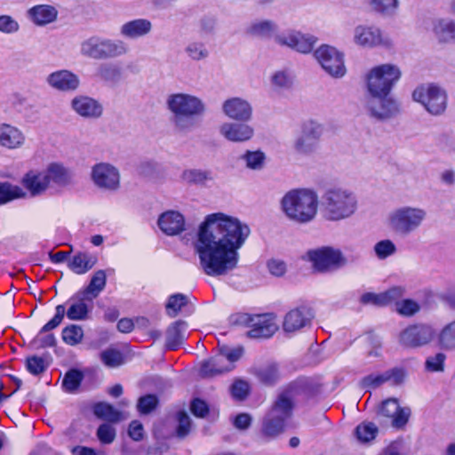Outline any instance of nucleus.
<instances>
[{
	"instance_id": "bb28decb",
	"label": "nucleus",
	"mask_w": 455,
	"mask_h": 455,
	"mask_svg": "<svg viewBox=\"0 0 455 455\" xmlns=\"http://www.w3.org/2000/svg\"><path fill=\"white\" fill-rule=\"evenodd\" d=\"M354 41L363 47H374L382 44V35L375 27L357 26L354 30Z\"/></svg>"
},
{
	"instance_id": "20e7f679",
	"label": "nucleus",
	"mask_w": 455,
	"mask_h": 455,
	"mask_svg": "<svg viewBox=\"0 0 455 455\" xmlns=\"http://www.w3.org/2000/svg\"><path fill=\"white\" fill-rule=\"evenodd\" d=\"M358 209V198L354 191L344 187L328 188L321 197V215L331 222L354 216Z\"/></svg>"
},
{
	"instance_id": "13d9d810",
	"label": "nucleus",
	"mask_w": 455,
	"mask_h": 455,
	"mask_svg": "<svg viewBox=\"0 0 455 455\" xmlns=\"http://www.w3.org/2000/svg\"><path fill=\"white\" fill-rule=\"evenodd\" d=\"M96 435L102 444H110L116 436V431L111 424L103 423L98 427Z\"/></svg>"
},
{
	"instance_id": "393cba45",
	"label": "nucleus",
	"mask_w": 455,
	"mask_h": 455,
	"mask_svg": "<svg viewBox=\"0 0 455 455\" xmlns=\"http://www.w3.org/2000/svg\"><path fill=\"white\" fill-rule=\"evenodd\" d=\"M57 328V313L44 324L36 336L31 340L30 346L34 349L53 347L56 351V338L53 330Z\"/></svg>"
},
{
	"instance_id": "e433bc0d",
	"label": "nucleus",
	"mask_w": 455,
	"mask_h": 455,
	"mask_svg": "<svg viewBox=\"0 0 455 455\" xmlns=\"http://www.w3.org/2000/svg\"><path fill=\"white\" fill-rule=\"evenodd\" d=\"M107 276L104 270L96 271L91 278L87 287L81 291L83 292L84 299H88L92 302L99 294L104 290L106 286Z\"/></svg>"
},
{
	"instance_id": "f3484780",
	"label": "nucleus",
	"mask_w": 455,
	"mask_h": 455,
	"mask_svg": "<svg viewBox=\"0 0 455 455\" xmlns=\"http://www.w3.org/2000/svg\"><path fill=\"white\" fill-rule=\"evenodd\" d=\"M406 377V371L402 367H394L382 373H371L363 377L359 386L362 389L371 390L376 389L385 383H389L391 386L401 385Z\"/></svg>"
},
{
	"instance_id": "c756f323",
	"label": "nucleus",
	"mask_w": 455,
	"mask_h": 455,
	"mask_svg": "<svg viewBox=\"0 0 455 455\" xmlns=\"http://www.w3.org/2000/svg\"><path fill=\"white\" fill-rule=\"evenodd\" d=\"M28 18L37 26H44L52 22L57 17L54 6L38 4L31 7L27 12Z\"/></svg>"
},
{
	"instance_id": "774afa93",
	"label": "nucleus",
	"mask_w": 455,
	"mask_h": 455,
	"mask_svg": "<svg viewBox=\"0 0 455 455\" xmlns=\"http://www.w3.org/2000/svg\"><path fill=\"white\" fill-rule=\"evenodd\" d=\"M128 435L135 442H140L144 438V427L139 420H132L129 424Z\"/></svg>"
},
{
	"instance_id": "9d476101",
	"label": "nucleus",
	"mask_w": 455,
	"mask_h": 455,
	"mask_svg": "<svg viewBox=\"0 0 455 455\" xmlns=\"http://www.w3.org/2000/svg\"><path fill=\"white\" fill-rule=\"evenodd\" d=\"M415 101L424 106L434 116L442 115L447 108V94L440 86L428 84L417 87L412 92Z\"/></svg>"
},
{
	"instance_id": "680f3d73",
	"label": "nucleus",
	"mask_w": 455,
	"mask_h": 455,
	"mask_svg": "<svg viewBox=\"0 0 455 455\" xmlns=\"http://www.w3.org/2000/svg\"><path fill=\"white\" fill-rule=\"evenodd\" d=\"M396 310L403 316H412L420 310V306L413 299H405L396 302Z\"/></svg>"
},
{
	"instance_id": "f257e3e1",
	"label": "nucleus",
	"mask_w": 455,
	"mask_h": 455,
	"mask_svg": "<svg viewBox=\"0 0 455 455\" xmlns=\"http://www.w3.org/2000/svg\"><path fill=\"white\" fill-rule=\"evenodd\" d=\"M250 233V228L235 217L223 212L206 215L195 243L202 271L213 277L234 271L240 259L238 251Z\"/></svg>"
},
{
	"instance_id": "c85d7f7f",
	"label": "nucleus",
	"mask_w": 455,
	"mask_h": 455,
	"mask_svg": "<svg viewBox=\"0 0 455 455\" xmlns=\"http://www.w3.org/2000/svg\"><path fill=\"white\" fill-rule=\"evenodd\" d=\"M433 32L440 43L455 44V20L449 17L435 20Z\"/></svg>"
},
{
	"instance_id": "3c124183",
	"label": "nucleus",
	"mask_w": 455,
	"mask_h": 455,
	"mask_svg": "<svg viewBox=\"0 0 455 455\" xmlns=\"http://www.w3.org/2000/svg\"><path fill=\"white\" fill-rule=\"evenodd\" d=\"M79 84L80 80L76 74L68 70L59 71V90L75 91Z\"/></svg>"
},
{
	"instance_id": "7ed1b4c3",
	"label": "nucleus",
	"mask_w": 455,
	"mask_h": 455,
	"mask_svg": "<svg viewBox=\"0 0 455 455\" xmlns=\"http://www.w3.org/2000/svg\"><path fill=\"white\" fill-rule=\"evenodd\" d=\"M167 108L172 113L171 122L180 132H188L196 126V119L206 110L204 101L192 94L172 93L166 100Z\"/></svg>"
},
{
	"instance_id": "f03ea898",
	"label": "nucleus",
	"mask_w": 455,
	"mask_h": 455,
	"mask_svg": "<svg viewBox=\"0 0 455 455\" xmlns=\"http://www.w3.org/2000/svg\"><path fill=\"white\" fill-rule=\"evenodd\" d=\"M293 408L291 390H283L277 395L270 410L263 417L258 441L266 443L279 437L285 431L287 421L292 416Z\"/></svg>"
},
{
	"instance_id": "9b49d317",
	"label": "nucleus",
	"mask_w": 455,
	"mask_h": 455,
	"mask_svg": "<svg viewBox=\"0 0 455 455\" xmlns=\"http://www.w3.org/2000/svg\"><path fill=\"white\" fill-rule=\"evenodd\" d=\"M323 133V126L314 121L308 120L302 124L300 134L293 141L294 150L304 156L315 152L318 148L320 139Z\"/></svg>"
},
{
	"instance_id": "0eeeda50",
	"label": "nucleus",
	"mask_w": 455,
	"mask_h": 455,
	"mask_svg": "<svg viewBox=\"0 0 455 455\" xmlns=\"http://www.w3.org/2000/svg\"><path fill=\"white\" fill-rule=\"evenodd\" d=\"M127 44L118 39L92 36L82 42L80 53L93 60H108L125 55Z\"/></svg>"
},
{
	"instance_id": "79ce46f5",
	"label": "nucleus",
	"mask_w": 455,
	"mask_h": 455,
	"mask_svg": "<svg viewBox=\"0 0 455 455\" xmlns=\"http://www.w3.org/2000/svg\"><path fill=\"white\" fill-rule=\"evenodd\" d=\"M256 376L259 380L267 386L275 385L280 379V372L276 363H269L257 370Z\"/></svg>"
},
{
	"instance_id": "412c9836",
	"label": "nucleus",
	"mask_w": 455,
	"mask_h": 455,
	"mask_svg": "<svg viewBox=\"0 0 455 455\" xmlns=\"http://www.w3.org/2000/svg\"><path fill=\"white\" fill-rule=\"evenodd\" d=\"M275 41L277 44L288 46L299 52L308 53L313 49L316 38L311 35L294 31L277 36Z\"/></svg>"
},
{
	"instance_id": "37998d69",
	"label": "nucleus",
	"mask_w": 455,
	"mask_h": 455,
	"mask_svg": "<svg viewBox=\"0 0 455 455\" xmlns=\"http://www.w3.org/2000/svg\"><path fill=\"white\" fill-rule=\"evenodd\" d=\"M371 9L387 17L395 15L399 7V0H371Z\"/></svg>"
},
{
	"instance_id": "dca6fc26",
	"label": "nucleus",
	"mask_w": 455,
	"mask_h": 455,
	"mask_svg": "<svg viewBox=\"0 0 455 455\" xmlns=\"http://www.w3.org/2000/svg\"><path fill=\"white\" fill-rule=\"evenodd\" d=\"M57 179V164L52 163L44 172L29 171L22 179L23 186L32 196L43 194L52 180Z\"/></svg>"
},
{
	"instance_id": "4be33fe9",
	"label": "nucleus",
	"mask_w": 455,
	"mask_h": 455,
	"mask_svg": "<svg viewBox=\"0 0 455 455\" xmlns=\"http://www.w3.org/2000/svg\"><path fill=\"white\" fill-rule=\"evenodd\" d=\"M220 133L228 141L242 143L253 137L254 129L246 122H227L220 125Z\"/></svg>"
},
{
	"instance_id": "338daca9",
	"label": "nucleus",
	"mask_w": 455,
	"mask_h": 455,
	"mask_svg": "<svg viewBox=\"0 0 455 455\" xmlns=\"http://www.w3.org/2000/svg\"><path fill=\"white\" fill-rule=\"evenodd\" d=\"M405 293V289L402 286H394L386 291L382 292V298L384 299L385 306L392 302H399L400 299Z\"/></svg>"
},
{
	"instance_id": "aec40b11",
	"label": "nucleus",
	"mask_w": 455,
	"mask_h": 455,
	"mask_svg": "<svg viewBox=\"0 0 455 455\" xmlns=\"http://www.w3.org/2000/svg\"><path fill=\"white\" fill-rule=\"evenodd\" d=\"M378 413L392 419V427L402 429L407 424L411 416V409L400 407L398 401L395 398H388L381 403Z\"/></svg>"
},
{
	"instance_id": "6e6d98bb",
	"label": "nucleus",
	"mask_w": 455,
	"mask_h": 455,
	"mask_svg": "<svg viewBox=\"0 0 455 455\" xmlns=\"http://www.w3.org/2000/svg\"><path fill=\"white\" fill-rule=\"evenodd\" d=\"M61 335L65 343L75 346L83 339L84 331L79 325L71 324L62 330Z\"/></svg>"
},
{
	"instance_id": "423d86ee",
	"label": "nucleus",
	"mask_w": 455,
	"mask_h": 455,
	"mask_svg": "<svg viewBox=\"0 0 455 455\" xmlns=\"http://www.w3.org/2000/svg\"><path fill=\"white\" fill-rule=\"evenodd\" d=\"M427 219L426 210L420 207L403 205L391 211L387 224L391 232L400 237L415 233Z\"/></svg>"
},
{
	"instance_id": "6e6552de",
	"label": "nucleus",
	"mask_w": 455,
	"mask_h": 455,
	"mask_svg": "<svg viewBox=\"0 0 455 455\" xmlns=\"http://www.w3.org/2000/svg\"><path fill=\"white\" fill-rule=\"evenodd\" d=\"M401 75L399 68L393 64L372 68L365 76L368 94L389 95Z\"/></svg>"
},
{
	"instance_id": "603ef678",
	"label": "nucleus",
	"mask_w": 455,
	"mask_h": 455,
	"mask_svg": "<svg viewBox=\"0 0 455 455\" xmlns=\"http://www.w3.org/2000/svg\"><path fill=\"white\" fill-rule=\"evenodd\" d=\"M188 56L193 60H203L209 57V51L205 44L199 41H193L188 44L185 48Z\"/></svg>"
},
{
	"instance_id": "c03bdc74",
	"label": "nucleus",
	"mask_w": 455,
	"mask_h": 455,
	"mask_svg": "<svg viewBox=\"0 0 455 455\" xmlns=\"http://www.w3.org/2000/svg\"><path fill=\"white\" fill-rule=\"evenodd\" d=\"M52 362V358L47 356L33 355L26 360V368L33 375H39L44 372Z\"/></svg>"
},
{
	"instance_id": "2f4dec72",
	"label": "nucleus",
	"mask_w": 455,
	"mask_h": 455,
	"mask_svg": "<svg viewBox=\"0 0 455 455\" xmlns=\"http://www.w3.org/2000/svg\"><path fill=\"white\" fill-rule=\"evenodd\" d=\"M96 76L100 80L116 84L124 78V69L117 62H102L99 65Z\"/></svg>"
},
{
	"instance_id": "7c9ffc66",
	"label": "nucleus",
	"mask_w": 455,
	"mask_h": 455,
	"mask_svg": "<svg viewBox=\"0 0 455 455\" xmlns=\"http://www.w3.org/2000/svg\"><path fill=\"white\" fill-rule=\"evenodd\" d=\"M233 366L225 363V357L219 354L216 356L204 361L200 367V375L204 378L213 377L223 372L230 371Z\"/></svg>"
},
{
	"instance_id": "4468645a",
	"label": "nucleus",
	"mask_w": 455,
	"mask_h": 455,
	"mask_svg": "<svg viewBox=\"0 0 455 455\" xmlns=\"http://www.w3.org/2000/svg\"><path fill=\"white\" fill-rule=\"evenodd\" d=\"M322 68L333 77H342L346 74L343 54L330 45L320 46L314 53Z\"/></svg>"
},
{
	"instance_id": "a19ab883",
	"label": "nucleus",
	"mask_w": 455,
	"mask_h": 455,
	"mask_svg": "<svg viewBox=\"0 0 455 455\" xmlns=\"http://www.w3.org/2000/svg\"><path fill=\"white\" fill-rule=\"evenodd\" d=\"M437 339L443 349L455 350V320L442 328Z\"/></svg>"
},
{
	"instance_id": "09e8293b",
	"label": "nucleus",
	"mask_w": 455,
	"mask_h": 455,
	"mask_svg": "<svg viewBox=\"0 0 455 455\" xmlns=\"http://www.w3.org/2000/svg\"><path fill=\"white\" fill-rule=\"evenodd\" d=\"M378 432V427L372 422H363L355 430V436L362 443H368L373 440Z\"/></svg>"
},
{
	"instance_id": "8fccbe9b",
	"label": "nucleus",
	"mask_w": 455,
	"mask_h": 455,
	"mask_svg": "<svg viewBox=\"0 0 455 455\" xmlns=\"http://www.w3.org/2000/svg\"><path fill=\"white\" fill-rule=\"evenodd\" d=\"M242 159L246 163V167L251 170H261L265 165L266 156L260 150H247Z\"/></svg>"
},
{
	"instance_id": "4d7b16f0",
	"label": "nucleus",
	"mask_w": 455,
	"mask_h": 455,
	"mask_svg": "<svg viewBox=\"0 0 455 455\" xmlns=\"http://www.w3.org/2000/svg\"><path fill=\"white\" fill-rule=\"evenodd\" d=\"M100 359L103 363L111 368L118 367L124 363L122 353L114 348H108L100 353Z\"/></svg>"
},
{
	"instance_id": "4c0bfd02",
	"label": "nucleus",
	"mask_w": 455,
	"mask_h": 455,
	"mask_svg": "<svg viewBox=\"0 0 455 455\" xmlns=\"http://www.w3.org/2000/svg\"><path fill=\"white\" fill-rule=\"evenodd\" d=\"M92 411L97 418L109 423H118L123 420L122 413L106 402L96 403L92 407Z\"/></svg>"
},
{
	"instance_id": "e2e57ef3",
	"label": "nucleus",
	"mask_w": 455,
	"mask_h": 455,
	"mask_svg": "<svg viewBox=\"0 0 455 455\" xmlns=\"http://www.w3.org/2000/svg\"><path fill=\"white\" fill-rule=\"evenodd\" d=\"M230 390L235 399L243 401L248 396L250 387L246 381L238 379L233 383Z\"/></svg>"
},
{
	"instance_id": "a18cd8bd",
	"label": "nucleus",
	"mask_w": 455,
	"mask_h": 455,
	"mask_svg": "<svg viewBox=\"0 0 455 455\" xmlns=\"http://www.w3.org/2000/svg\"><path fill=\"white\" fill-rule=\"evenodd\" d=\"M188 303V298L182 293H175L168 298L165 305L166 314L170 317H176L181 309Z\"/></svg>"
},
{
	"instance_id": "c9c22d12",
	"label": "nucleus",
	"mask_w": 455,
	"mask_h": 455,
	"mask_svg": "<svg viewBox=\"0 0 455 455\" xmlns=\"http://www.w3.org/2000/svg\"><path fill=\"white\" fill-rule=\"evenodd\" d=\"M97 263V258L88 252H79L74 255L68 262L71 271L83 275L92 269Z\"/></svg>"
},
{
	"instance_id": "cd10ccee",
	"label": "nucleus",
	"mask_w": 455,
	"mask_h": 455,
	"mask_svg": "<svg viewBox=\"0 0 455 455\" xmlns=\"http://www.w3.org/2000/svg\"><path fill=\"white\" fill-rule=\"evenodd\" d=\"M73 109L81 116L98 118L102 114L101 105L92 98L78 96L72 100Z\"/></svg>"
},
{
	"instance_id": "58836bf2",
	"label": "nucleus",
	"mask_w": 455,
	"mask_h": 455,
	"mask_svg": "<svg viewBox=\"0 0 455 455\" xmlns=\"http://www.w3.org/2000/svg\"><path fill=\"white\" fill-rule=\"evenodd\" d=\"M92 302L84 299L83 292L77 293V300L73 302L67 311V316L71 320H83L86 318L89 308L92 307Z\"/></svg>"
},
{
	"instance_id": "69168bd1",
	"label": "nucleus",
	"mask_w": 455,
	"mask_h": 455,
	"mask_svg": "<svg viewBox=\"0 0 455 455\" xmlns=\"http://www.w3.org/2000/svg\"><path fill=\"white\" fill-rule=\"evenodd\" d=\"M20 29L19 22L10 15H0V32L14 34Z\"/></svg>"
},
{
	"instance_id": "de8ad7c7",
	"label": "nucleus",
	"mask_w": 455,
	"mask_h": 455,
	"mask_svg": "<svg viewBox=\"0 0 455 455\" xmlns=\"http://www.w3.org/2000/svg\"><path fill=\"white\" fill-rule=\"evenodd\" d=\"M83 379L84 374L81 371L71 369L63 378L62 388L68 393H74L81 385Z\"/></svg>"
},
{
	"instance_id": "1a4fd4ad",
	"label": "nucleus",
	"mask_w": 455,
	"mask_h": 455,
	"mask_svg": "<svg viewBox=\"0 0 455 455\" xmlns=\"http://www.w3.org/2000/svg\"><path fill=\"white\" fill-rule=\"evenodd\" d=\"M312 264L315 272L328 273L337 270L347 264V259L339 249L322 246L308 250L304 257Z\"/></svg>"
},
{
	"instance_id": "052dcab7",
	"label": "nucleus",
	"mask_w": 455,
	"mask_h": 455,
	"mask_svg": "<svg viewBox=\"0 0 455 455\" xmlns=\"http://www.w3.org/2000/svg\"><path fill=\"white\" fill-rule=\"evenodd\" d=\"M271 84L277 90H287L291 87L292 79L287 72L280 70L272 75Z\"/></svg>"
},
{
	"instance_id": "6ab92c4d",
	"label": "nucleus",
	"mask_w": 455,
	"mask_h": 455,
	"mask_svg": "<svg viewBox=\"0 0 455 455\" xmlns=\"http://www.w3.org/2000/svg\"><path fill=\"white\" fill-rule=\"evenodd\" d=\"M315 315L312 308L308 306H299L289 311L283 323V328L285 332H295L303 328L309 327Z\"/></svg>"
},
{
	"instance_id": "49530a36",
	"label": "nucleus",
	"mask_w": 455,
	"mask_h": 455,
	"mask_svg": "<svg viewBox=\"0 0 455 455\" xmlns=\"http://www.w3.org/2000/svg\"><path fill=\"white\" fill-rule=\"evenodd\" d=\"M25 196L26 193L19 186L12 185L9 182L0 183V204Z\"/></svg>"
},
{
	"instance_id": "f8f14e48",
	"label": "nucleus",
	"mask_w": 455,
	"mask_h": 455,
	"mask_svg": "<svg viewBox=\"0 0 455 455\" xmlns=\"http://www.w3.org/2000/svg\"><path fill=\"white\" fill-rule=\"evenodd\" d=\"M235 323L245 325L251 328L247 332L250 338L267 339L271 337L277 327L269 315H250L241 313L235 316Z\"/></svg>"
},
{
	"instance_id": "39448f33",
	"label": "nucleus",
	"mask_w": 455,
	"mask_h": 455,
	"mask_svg": "<svg viewBox=\"0 0 455 455\" xmlns=\"http://www.w3.org/2000/svg\"><path fill=\"white\" fill-rule=\"evenodd\" d=\"M281 205L289 220L305 224L315 218L318 197L316 193L310 189H293L283 196Z\"/></svg>"
},
{
	"instance_id": "473e14b6",
	"label": "nucleus",
	"mask_w": 455,
	"mask_h": 455,
	"mask_svg": "<svg viewBox=\"0 0 455 455\" xmlns=\"http://www.w3.org/2000/svg\"><path fill=\"white\" fill-rule=\"evenodd\" d=\"M22 132L16 127L8 124H0V145L7 148H16L24 143Z\"/></svg>"
},
{
	"instance_id": "72a5a7b5",
	"label": "nucleus",
	"mask_w": 455,
	"mask_h": 455,
	"mask_svg": "<svg viewBox=\"0 0 455 455\" xmlns=\"http://www.w3.org/2000/svg\"><path fill=\"white\" fill-rule=\"evenodd\" d=\"M188 324L185 321L178 320L172 323L166 331L165 346L169 350H176L182 344Z\"/></svg>"
},
{
	"instance_id": "2eb2a0df",
	"label": "nucleus",
	"mask_w": 455,
	"mask_h": 455,
	"mask_svg": "<svg viewBox=\"0 0 455 455\" xmlns=\"http://www.w3.org/2000/svg\"><path fill=\"white\" fill-rule=\"evenodd\" d=\"M91 179L94 185L106 191H116L120 187L118 169L109 163L101 162L92 167Z\"/></svg>"
},
{
	"instance_id": "a878e982",
	"label": "nucleus",
	"mask_w": 455,
	"mask_h": 455,
	"mask_svg": "<svg viewBox=\"0 0 455 455\" xmlns=\"http://www.w3.org/2000/svg\"><path fill=\"white\" fill-rule=\"evenodd\" d=\"M152 22L144 18L129 20L120 27V35L127 39H138L148 36L152 30Z\"/></svg>"
},
{
	"instance_id": "5701e85b",
	"label": "nucleus",
	"mask_w": 455,
	"mask_h": 455,
	"mask_svg": "<svg viewBox=\"0 0 455 455\" xmlns=\"http://www.w3.org/2000/svg\"><path fill=\"white\" fill-rule=\"evenodd\" d=\"M222 111L230 119L239 122H248L252 116L251 104L238 97L225 100L222 104Z\"/></svg>"
},
{
	"instance_id": "ddd939ff",
	"label": "nucleus",
	"mask_w": 455,
	"mask_h": 455,
	"mask_svg": "<svg viewBox=\"0 0 455 455\" xmlns=\"http://www.w3.org/2000/svg\"><path fill=\"white\" fill-rule=\"evenodd\" d=\"M364 108L371 117L378 121L388 120L400 112L397 101L388 95H366Z\"/></svg>"
},
{
	"instance_id": "864d4df0",
	"label": "nucleus",
	"mask_w": 455,
	"mask_h": 455,
	"mask_svg": "<svg viewBox=\"0 0 455 455\" xmlns=\"http://www.w3.org/2000/svg\"><path fill=\"white\" fill-rule=\"evenodd\" d=\"M445 361L446 355L443 352H438L427 357L424 369L427 372H443L444 371Z\"/></svg>"
},
{
	"instance_id": "b1692460",
	"label": "nucleus",
	"mask_w": 455,
	"mask_h": 455,
	"mask_svg": "<svg viewBox=\"0 0 455 455\" xmlns=\"http://www.w3.org/2000/svg\"><path fill=\"white\" fill-rule=\"evenodd\" d=\"M157 224L167 235H176L185 230L184 216L177 211H167L162 213Z\"/></svg>"
},
{
	"instance_id": "f704fd0d",
	"label": "nucleus",
	"mask_w": 455,
	"mask_h": 455,
	"mask_svg": "<svg viewBox=\"0 0 455 455\" xmlns=\"http://www.w3.org/2000/svg\"><path fill=\"white\" fill-rule=\"evenodd\" d=\"M181 180L188 185L206 186L214 180L213 172L209 169L191 168L182 172Z\"/></svg>"
},
{
	"instance_id": "0e129e2a",
	"label": "nucleus",
	"mask_w": 455,
	"mask_h": 455,
	"mask_svg": "<svg viewBox=\"0 0 455 455\" xmlns=\"http://www.w3.org/2000/svg\"><path fill=\"white\" fill-rule=\"evenodd\" d=\"M177 419L179 423L177 427V435L181 438L185 437L190 431L191 419L184 411L178 412Z\"/></svg>"
},
{
	"instance_id": "bf43d9fd",
	"label": "nucleus",
	"mask_w": 455,
	"mask_h": 455,
	"mask_svg": "<svg viewBox=\"0 0 455 455\" xmlns=\"http://www.w3.org/2000/svg\"><path fill=\"white\" fill-rule=\"evenodd\" d=\"M374 251L379 259H384L393 255L396 251V247L391 240L385 239L374 245Z\"/></svg>"
},
{
	"instance_id": "ea45409f",
	"label": "nucleus",
	"mask_w": 455,
	"mask_h": 455,
	"mask_svg": "<svg viewBox=\"0 0 455 455\" xmlns=\"http://www.w3.org/2000/svg\"><path fill=\"white\" fill-rule=\"evenodd\" d=\"M277 31V26L271 20H259L251 24L247 32L259 37H270Z\"/></svg>"
},
{
	"instance_id": "5fc2aeb1",
	"label": "nucleus",
	"mask_w": 455,
	"mask_h": 455,
	"mask_svg": "<svg viewBox=\"0 0 455 455\" xmlns=\"http://www.w3.org/2000/svg\"><path fill=\"white\" fill-rule=\"evenodd\" d=\"M158 403V397L154 394H148L139 398L136 407L140 414L148 415L156 409Z\"/></svg>"
},
{
	"instance_id": "a211bd4d",
	"label": "nucleus",
	"mask_w": 455,
	"mask_h": 455,
	"mask_svg": "<svg viewBox=\"0 0 455 455\" xmlns=\"http://www.w3.org/2000/svg\"><path fill=\"white\" fill-rule=\"evenodd\" d=\"M434 337L431 326L423 323L406 327L399 334V343L405 347H419L428 344Z\"/></svg>"
}]
</instances>
